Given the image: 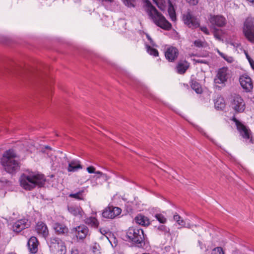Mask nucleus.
Returning a JSON list of instances; mask_svg holds the SVG:
<instances>
[{"label": "nucleus", "instance_id": "1", "mask_svg": "<svg viewBox=\"0 0 254 254\" xmlns=\"http://www.w3.org/2000/svg\"><path fill=\"white\" fill-rule=\"evenodd\" d=\"M21 187L26 190H31L36 186L43 187L45 183L46 178L43 174L34 173L22 174L19 179Z\"/></svg>", "mask_w": 254, "mask_h": 254}, {"label": "nucleus", "instance_id": "2", "mask_svg": "<svg viewBox=\"0 0 254 254\" xmlns=\"http://www.w3.org/2000/svg\"><path fill=\"white\" fill-rule=\"evenodd\" d=\"M18 158L17 154L13 149H9L3 153L0 162L6 172L13 174L20 169V163L16 160Z\"/></svg>", "mask_w": 254, "mask_h": 254}, {"label": "nucleus", "instance_id": "3", "mask_svg": "<svg viewBox=\"0 0 254 254\" xmlns=\"http://www.w3.org/2000/svg\"><path fill=\"white\" fill-rule=\"evenodd\" d=\"M145 2L146 6V11L153 22L163 29L167 30L170 29L171 24L165 17L157 10L149 0H146Z\"/></svg>", "mask_w": 254, "mask_h": 254}, {"label": "nucleus", "instance_id": "4", "mask_svg": "<svg viewBox=\"0 0 254 254\" xmlns=\"http://www.w3.org/2000/svg\"><path fill=\"white\" fill-rule=\"evenodd\" d=\"M50 251L54 254H65L66 248L64 242L59 238L52 237L47 241Z\"/></svg>", "mask_w": 254, "mask_h": 254}, {"label": "nucleus", "instance_id": "5", "mask_svg": "<svg viewBox=\"0 0 254 254\" xmlns=\"http://www.w3.org/2000/svg\"><path fill=\"white\" fill-rule=\"evenodd\" d=\"M126 237L134 243L139 244L140 246L144 243V235L143 231L141 229L130 227L126 232Z\"/></svg>", "mask_w": 254, "mask_h": 254}, {"label": "nucleus", "instance_id": "6", "mask_svg": "<svg viewBox=\"0 0 254 254\" xmlns=\"http://www.w3.org/2000/svg\"><path fill=\"white\" fill-rule=\"evenodd\" d=\"M243 33L246 38L254 43V17H248L244 22Z\"/></svg>", "mask_w": 254, "mask_h": 254}, {"label": "nucleus", "instance_id": "7", "mask_svg": "<svg viewBox=\"0 0 254 254\" xmlns=\"http://www.w3.org/2000/svg\"><path fill=\"white\" fill-rule=\"evenodd\" d=\"M208 19L211 24V26L214 28L215 26L222 27L226 24L225 18L221 15H210Z\"/></svg>", "mask_w": 254, "mask_h": 254}, {"label": "nucleus", "instance_id": "8", "mask_svg": "<svg viewBox=\"0 0 254 254\" xmlns=\"http://www.w3.org/2000/svg\"><path fill=\"white\" fill-rule=\"evenodd\" d=\"M228 68L223 67L220 68L217 72V76L214 79L215 84H224L228 79Z\"/></svg>", "mask_w": 254, "mask_h": 254}, {"label": "nucleus", "instance_id": "9", "mask_svg": "<svg viewBox=\"0 0 254 254\" xmlns=\"http://www.w3.org/2000/svg\"><path fill=\"white\" fill-rule=\"evenodd\" d=\"M122 210L119 207H109L105 208L103 213L102 216L103 217L108 219H113L118 215H120L121 213Z\"/></svg>", "mask_w": 254, "mask_h": 254}, {"label": "nucleus", "instance_id": "10", "mask_svg": "<svg viewBox=\"0 0 254 254\" xmlns=\"http://www.w3.org/2000/svg\"><path fill=\"white\" fill-rule=\"evenodd\" d=\"M232 106L233 109L238 113L243 112L245 109V104L239 95H236L234 97Z\"/></svg>", "mask_w": 254, "mask_h": 254}, {"label": "nucleus", "instance_id": "11", "mask_svg": "<svg viewBox=\"0 0 254 254\" xmlns=\"http://www.w3.org/2000/svg\"><path fill=\"white\" fill-rule=\"evenodd\" d=\"M183 19L185 23L190 28H195L199 26L198 19L190 12L184 15Z\"/></svg>", "mask_w": 254, "mask_h": 254}, {"label": "nucleus", "instance_id": "12", "mask_svg": "<svg viewBox=\"0 0 254 254\" xmlns=\"http://www.w3.org/2000/svg\"><path fill=\"white\" fill-rule=\"evenodd\" d=\"M29 226L30 222L27 219L24 218L15 222L12 225V229L16 233H19Z\"/></svg>", "mask_w": 254, "mask_h": 254}, {"label": "nucleus", "instance_id": "13", "mask_svg": "<svg viewBox=\"0 0 254 254\" xmlns=\"http://www.w3.org/2000/svg\"><path fill=\"white\" fill-rule=\"evenodd\" d=\"M237 128L242 137L245 139H249L251 138V130L246 126L242 124L236 119H235Z\"/></svg>", "mask_w": 254, "mask_h": 254}, {"label": "nucleus", "instance_id": "14", "mask_svg": "<svg viewBox=\"0 0 254 254\" xmlns=\"http://www.w3.org/2000/svg\"><path fill=\"white\" fill-rule=\"evenodd\" d=\"M71 231L72 232L75 233L77 238L83 240L87 236L88 229L85 225H80L73 228Z\"/></svg>", "mask_w": 254, "mask_h": 254}, {"label": "nucleus", "instance_id": "15", "mask_svg": "<svg viewBox=\"0 0 254 254\" xmlns=\"http://www.w3.org/2000/svg\"><path fill=\"white\" fill-rule=\"evenodd\" d=\"M179 52L178 49L174 47H170L165 52L166 58L170 62L175 61L178 57Z\"/></svg>", "mask_w": 254, "mask_h": 254}, {"label": "nucleus", "instance_id": "16", "mask_svg": "<svg viewBox=\"0 0 254 254\" xmlns=\"http://www.w3.org/2000/svg\"><path fill=\"white\" fill-rule=\"evenodd\" d=\"M37 233L40 236L46 238L49 235V231L47 225L43 222H38L35 227Z\"/></svg>", "mask_w": 254, "mask_h": 254}, {"label": "nucleus", "instance_id": "17", "mask_svg": "<svg viewBox=\"0 0 254 254\" xmlns=\"http://www.w3.org/2000/svg\"><path fill=\"white\" fill-rule=\"evenodd\" d=\"M240 82L243 88L247 91H251L253 87L251 78L248 76H242L240 78Z\"/></svg>", "mask_w": 254, "mask_h": 254}, {"label": "nucleus", "instance_id": "18", "mask_svg": "<svg viewBox=\"0 0 254 254\" xmlns=\"http://www.w3.org/2000/svg\"><path fill=\"white\" fill-rule=\"evenodd\" d=\"M29 251L32 254H36L38 251V241L35 237H31L28 241Z\"/></svg>", "mask_w": 254, "mask_h": 254}, {"label": "nucleus", "instance_id": "19", "mask_svg": "<svg viewBox=\"0 0 254 254\" xmlns=\"http://www.w3.org/2000/svg\"><path fill=\"white\" fill-rule=\"evenodd\" d=\"M82 168L79 161L74 159L68 162L67 167L68 172H76Z\"/></svg>", "mask_w": 254, "mask_h": 254}, {"label": "nucleus", "instance_id": "20", "mask_svg": "<svg viewBox=\"0 0 254 254\" xmlns=\"http://www.w3.org/2000/svg\"><path fill=\"white\" fill-rule=\"evenodd\" d=\"M135 222L139 225L146 226L150 224L149 219L141 214L137 215L134 218Z\"/></svg>", "mask_w": 254, "mask_h": 254}, {"label": "nucleus", "instance_id": "21", "mask_svg": "<svg viewBox=\"0 0 254 254\" xmlns=\"http://www.w3.org/2000/svg\"><path fill=\"white\" fill-rule=\"evenodd\" d=\"M53 228L58 234H65L68 232V228L64 224L56 223L53 225Z\"/></svg>", "mask_w": 254, "mask_h": 254}, {"label": "nucleus", "instance_id": "22", "mask_svg": "<svg viewBox=\"0 0 254 254\" xmlns=\"http://www.w3.org/2000/svg\"><path fill=\"white\" fill-rule=\"evenodd\" d=\"M189 64L186 62H180L177 66L178 72L180 74L184 73L189 67Z\"/></svg>", "mask_w": 254, "mask_h": 254}, {"label": "nucleus", "instance_id": "23", "mask_svg": "<svg viewBox=\"0 0 254 254\" xmlns=\"http://www.w3.org/2000/svg\"><path fill=\"white\" fill-rule=\"evenodd\" d=\"M214 106L217 110H222L225 106L224 99L221 97H219L215 100Z\"/></svg>", "mask_w": 254, "mask_h": 254}, {"label": "nucleus", "instance_id": "24", "mask_svg": "<svg viewBox=\"0 0 254 254\" xmlns=\"http://www.w3.org/2000/svg\"><path fill=\"white\" fill-rule=\"evenodd\" d=\"M85 223L94 228H97L99 223L97 219L94 217H90L85 220Z\"/></svg>", "mask_w": 254, "mask_h": 254}, {"label": "nucleus", "instance_id": "25", "mask_svg": "<svg viewBox=\"0 0 254 254\" xmlns=\"http://www.w3.org/2000/svg\"><path fill=\"white\" fill-rule=\"evenodd\" d=\"M68 210L74 216L81 215V208L80 207L70 206L68 207Z\"/></svg>", "mask_w": 254, "mask_h": 254}, {"label": "nucleus", "instance_id": "26", "mask_svg": "<svg viewBox=\"0 0 254 254\" xmlns=\"http://www.w3.org/2000/svg\"><path fill=\"white\" fill-rule=\"evenodd\" d=\"M191 87L197 94L201 93L202 92V88L201 85L196 81L192 80L191 83Z\"/></svg>", "mask_w": 254, "mask_h": 254}, {"label": "nucleus", "instance_id": "27", "mask_svg": "<svg viewBox=\"0 0 254 254\" xmlns=\"http://www.w3.org/2000/svg\"><path fill=\"white\" fill-rule=\"evenodd\" d=\"M83 190H80L76 193H70L68 196L71 198H74L77 200H83Z\"/></svg>", "mask_w": 254, "mask_h": 254}, {"label": "nucleus", "instance_id": "28", "mask_svg": "<svg viewBox=\"0 0 254 254\" xmlns=\"http://www.w3.org/2000/svg\"><path fill=\"white\" fill-rule=\"evenodd\" d=\"M168 12L171 19L172 21H175L176 20V12L174 8L171 3L169 4L168 8Z\"/></svg>", "mask_w": 254, "mask_h": 254}, {"label": "nucleus", "instance_id": "29", "mask_svg": "<svg viewBox=\"0 0 254 254\" xmlns=\"http://www.w3.org/2000/svg\"><path fill=\"white\" fill-rule=\"evenodd\" d=\"M157 230L164 233V235H167L168 236L170 235V229L164 225H160L158 226Z\"/></svg>", "mask_w": 254, "mask_h": 254}, {"label": "nucleus", "instance_id": "30", "mask_svg": "<svg viewBox=\"0 0 254 254\" xmlns=\"http://www.w3.org/2000/svg\"><path fill=\"white\" fill-rule=\"evenodd\" d=\"M124 4L128 7H135V0H122Z\"/></svg>", "mask_w": 254, "mask_h": 254}, {"label": "nucleus", "instance_id": "31", "mask_svg": "<svg viewBox=\"0 0 254 254\" xmlns=\"http://www.w3.org/2000/svg\"><path fill=\"white\" fill-rule=\"evenodd\" d=\"M147 51L151 55H153L155 57L158 56V55L157 50L149 46H147Z\"/></svg>", "mask_w": 254, "mask_h": 254}, {"label": "nucleus", "instance_id": "32", "mask_svg": "<svg viewBox=\"0 0 254 254\" xmlns=\"http://www.w3.org/2000/svg\"><path fill=\"white\" fill-rule=\"evenodd\" d=\"M156 219L161 223L164 224L166 222L167 219L162 214H156L155 215Z\"/></svg>", "mask_w": 254, "mask_h": 254}, {"label": "nucleus", "instance_id": "33", "mask_svg": "<svg viewBox=\"0 0 254 254\" xmlns=\"http://www.w3.org/2000/svg\"><path fill=\"white\" fill-rule=\"evenodd\" d=\"M158 7L162 10H164L165 7V2L163 0H153Z\"/></svg>", "mask_w": 254, "mask_h": 254}, {"label": "nucleus", "instance_id": "34", "mask_svg": "<svg viewBox=\"0 0 254 254\" xmlns=\"http://www.w3.org/2000/svg\"><path fill=\"white\" fill-rule=\"evenodd\" d=\"M211 254H224V253L221 247H217L213 250Z\"/></svg>", "mask_w": 254, "mask_h": 254}, {"label": "nucleus", "instance_id": "35", "mask_svg": "<svg viewBox=\"0 0 254 254\" xmlns=\"http://www.w3.org/2000/svg\"><path fill=\"white\" fill-rule=\"evenodd\" d=\"M96 174L100 175L101 178H103L105 181H107L109 179V176H108L106 174H104L100 171H97L96 172Z\"/></svg>", "mask_w": 254, "mask_h": 254}, {"label": "nucleus", "instance_id": "36", "mask_svg": "<svg viewBox=\"0 0 254 254\" xmlns=\"http://www.w3.org/2000/svg\"><path fill=\"white\" fill-rule=\"evenodd\" d=\"M89 173H95L96 174L95 168L93 166H89L86 169Z\"/></svg>", "mask_w": 254, "mask_h": 254}, {"label": "nucleus", "instance_id": "37", "mask_svg": "<svg viewBox=\"0 0 254 254\" xmlns=\"http://www.w3.org/2000/svg\"><path fill=\"white\" fill-rule=\"evenodd\" d=\"M177 224L181 226L180 228L182 227H186V222L181 218L177 222Z\"/></svg>", "mask_w": 254, "mask_h": 254}, {"label": "nucleus", "instance_id": "38", "mask_svg": "<svg viewBox=\"0 0 254 254\" xmlns=\"http://www.w3.org/2000/svg\"><path fill=\"white\" fill-rule=\"evenodd\" d=\"M187 2H188L190 4L192 5H196L199 0H186Z\"/></svg>", "mask_w": 254, "mask_h": 254}, {"label": "nucleus", "instance_id": "39", "mask_svg": "<svg viewBox=\"0 0 254 254\" xmlns=\"http://www.w3.org/2000/svg\"><path fill=\"white\" fill-rule=\"evenodd\" d=\"M200 30L206 35L209 34V32L206 26H201L200 27Z\"/></svg>", "mask_w": 254, "mask_h": 254}, {"label": "nucleus", "instance_id": "40", "mask_svg": "<svg viewBox=\"0 0 254 254\" xmlns=\"http://www.w3.org/2000/svg\"><path fill=\"white\" fill-rule=\"evenodd\" d=\"M194 44L196 47H200L202 46V43L199 40H196L194 42Z\"/></svg>", "mask_w": 254, "mask_h": 254}, {"label": "nucleus", "instance_id": "41", "mask_svg": "<svg viewBox=\"0 0 254 254\" xmlns=\"http://www.w3.org/2000/svg\"><path fill=\"white\" fill-rule=\"evenodd\" d=\"M195 127H196L198 131H199L200 132L202 133H203L204 135H205L207 138H208V136H206V134L204 132L203 130L201 127L197 126H195Z\"/></svg>", "mask_w": 254, "mask_h": 254}, {"label": "nucleus", "instance_id": "42", "mask_svg": "<svg viewBox=\"0 0 254 254\" xmlns=\"http://www.w3.org/2000/svg\"><path fill=\"white\" fill-rule=\"evenodd\" d=\"M214 36L217 39H220V36L217 34V30L215 28H214Z\"/></svg>", "mask_w": 254, "mask_h": 254}, {"label": "nucleus", "instance_id": "43", "mask_svg": "<svg viewBox=\"0 0 254 254\" xmlns=\"http://www.w3.org/2000/svg\"><path fill=\"white\" fill-rule=\"evenodd\" d=\"M173 218L174 220L177 222L179 221V220H180L181 218V217L179 216L178 214L176 213L174 215Z\"/></svg>", "mask_w": 254, "mask_h": 254}, {"label": "nucleus", "instance_id": "44", "mask_svg": "<svg viewBox=\"0 0 254 254\" xmlns=\"http://www.w3.org/2000/svg\"><path fill=\"white\" fill-rule=\"evenodd\" d=\"M224 59H225L226 61L230 63H232L233 61V58L231 57H229L228 56H226L225 57V58H224Z\"/></svg>", "mask_w": 254, "mask_h": 254}, {"label": "nucleus", "instance_id": "45", "mask_svg": "<svg viewBox=\"0 0 254 254\" xmlns=\"http://www.w3.org/2000/svg\"><path fill=\"white\" fill-rule=\"evenodd\" d=\"M193 226L196 227V225H191L189 223H186V228H189V229H192Z\"/></svg>", "mask_w": 254, "mask_h": 254}, {"label": "nucleus", "instance_id": "46", "mask_svg": "<svg viewBox=\"0 0 254 254\" xmlns=\"http://www.w3.org/2000/svg\"><path fill=\"white\" fill-rule=\"evenodd\" d=\"M249 62L252 66V67L254 69V61L251 58H249Z\"/></svg>", "mask_w": 254, "mask_h": 254}, {"label": "nucleus", "instance_id": "47", "mask_svg": "<svg viewBox=\"0 0 254 254\" xmlns=\"http://www.w3.org/2000/svg\"><path fill=\"white\" fill-rule=\"evenodd\" d=\"M218 54H219V55L222 57L223 59L225 58V57L227 56V55H225L224 54H223V53L220 52L219 50H218Z\"/></svg>", "mask_w": 254, "mask_h": 254}, {"label": "nucleus", "instance_id": "48", "mask_svg": "<svg viewBox=\"0 0 254 254\" xmlns=\"http://www.w3.org/2000/svg\"><path fill=\"white\" fill-rule=\"evenodd\" d=\"M231 44L235 47H238L239 46L238 43H231Z\"/></svg>", "mask_w": 254, "mask_h": 254}, {"label": "nucleus", "instance_id": "49", "mask_svg": "<svg viewBox=\"0 0 254 254\" xmlns=\"http://www.w3.org/2000/svg\"><path fill=\"white\" fill-rule=\"evenodd\" d=\"M93 178H96V179H99V178H100L101 177H100V175L96 174V175H95V176H93Z\"/></svg>", "mask_w": 254, "mask_h": 254}, {"label": "nucleus", "instance_id": "50", "mask_svg": "<svg viewBox=\"0 0 254 254\" xmlns=\"http://www.w3.org/2000/svg\"><path fill=\"white\" fill-rule=\"evenodd\" d=\"M197 62L199 63H205L206 62L203 60H197Z\"/></svg>", "mask_w": 254, "mask_h": 254}, {"label": "nucleus", "instance_id": "51", "mask_svg": "<svg viewBox=\"0 0 254 254\" xmlns=\"http://www.w3.org/2000/svg\"><path fill=\"white\" fill-rule=\"evenodd\" d=\"M249 1L250 3H251L252 4L254 5V0H247Z\"/></svg>", "mask_w": 254, "mask_h": 254}, {"label": "nucleus", "instance_id": "52", "mask_svg": "<svg viewBox=\"0 0 254 254\" xmlns=\"http://www.w3.org/2000/svg\"><path fill=\"white\" fill-rule=\"evenodd\" d=\"M147 37L148 38V39L150 41V42L151 43L152 42V39L150 37V36H149L148 35H147Z\"/></svg>", "mask_w": 254, "mask_h": 254}, {"label": "nucleus", "instance_id": "53", "mask_svg": "<svg viewBox=\"0 0 254 254\" xmlns=\"http://www.w3.org/2000/svg\"><path fill=\"white\" fill-rule=\"evenodd\" d=\"M77 251H72L71 254H76Z\"/></svg>", "mask_w": 254, "mask_h": 254}, {"label": "nucleus", "instance_id": "54", "mask_svg": "<svg viewBox=\"0 0 254 254\" xmlns=\"http://www.w3.org/2000/svg\"><path fill=\"white\" fill-rule=\"evenodd\" d=\"M100 231L101 233H102V234H103L104 232L106 233L105 230H103L102 231V230L100 229Z\"/></svg>", "mask_w": 254, "mask_h": 254}, {"label": "nucleus", "instance_id": "55", "mask_svg": "<svg viewBox=\"0 0 254 254\" xmlns=\"http://www.w3.org/2000/svg\"><path fill=\"white\" fill-rule=\"evenodd\" d=\"M246 56H247L248 60H249V58H250V56L248 54H246Z\"/></svg>", "mask_w": 254, "mask_h": 254}, {"label": "nucleus", "instance_id": "56", "mask_svg": "<svg viewBox=\"0 0 254 254\" xmlns=\"http://www.w3.org/2000/svg\"><path fill=\"white\" fill-rule=\"evenodd\" d=\"M7 254H15L14 253H9Z\"/></svg>", "mask_w": 254, "mask_h": 254}, {"label": "nucleus", "instance_id": "57", "mask_svg": "<svg viewBox=\"0 0 254 254\" xmlns=\"http://www.w3.org/2000/svg\"><path fill=\"white\" fill-rule=\"evenodd\" d=\"M209 139H210L211 141H212L213 142H214V140L212 139L209 138Z\"/></svg>", "mask_w": 254, "mask_h": 254}, {"label": "nucleus", "instance_id": "58", "mask_svg": "<svg viewBox=\"0 0 254 254\" xmlns=\"http://www.w3.org/2000/svg\"><path fill=\"white\" fill-rule=\"evenodd\" d=\"M46 148H50V149L51 148L49 146H46Z\"/></svg>", "mask_w": 254, "mask_h": 254}, {"label": "nucleus", "instance_id": "59", "mask_svg": "<svg viewBox=\"0 0 254 254\" xmlns=\"http://www.w3.org/2000/svg\"><path fill=\"white\" fill-rule=\"evenodd\" d=\"M5 70H7L9 71L8 69L5 68Z\"/></svg>", "mask_w": 254, "mask_h": 254}, {"label": "nucleus", "instance_id": "60", "mask_svg": "<svg viewBox=\"0 0 254 254\" xmlns=\"http://www.w3.org/2000/svg\"><path fill=\"white\" fill-rule=\"evenodd\" d=\"M5 70H7L9 71L8 69L5 68Z\"/></svg>", "mask_w": 254, "mask_h": 254}]
</instances>
